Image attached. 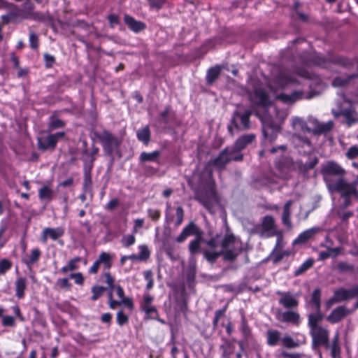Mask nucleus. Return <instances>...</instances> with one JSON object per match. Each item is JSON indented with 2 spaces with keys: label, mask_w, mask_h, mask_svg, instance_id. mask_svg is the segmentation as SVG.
Segmentation results:
<instances>
[{
  "label": "nucleus",
  "mask_w": 358,
  "mask_h": 358,
  "mask_svg": "<svg viewBox=\"0 0 358 358\" xmlns=\"http://www.w3.org/2000/svg\"><path fill=\"white\" fill-rule=\"evenodd\" d=\"M283 346L288 349L296 348L299 347L301 344L305 343V338L302 341H294L290 336H285L281 338Z\"/></svg>",
  "instance_id": "nucleus-34"
},
{
  "label": "nucleus",
  "mask_w": 358,
  "mask_h": 358,
  "mask_svg": "<svg viewBox=\"0 0 358 358\" xmlns=\"http://www.w3.org/2000/svg\"><path fill=\"white\" fill-rule=\"evenodd\" d=\"M169 343L172 344V348L171 350V358H177L176 355L179 352V349L176 345L175 334H174V332L173 330H171V335Z\"/></svg>",
  "instance_id": "nucleus-55"
},
{
  "label": "nucleus",
  "mask_w": 358,
  "mask_h": 358,
  "mask_svg": "<svg viewBox=\"0 0 358 358\" xmlns=\"http://www.w3.org/2000/svg\"><path fill=\"white\" fill-rule=\"evenodd\" d=\"M243 250L242 241L233 233H229L222 238L221 249L219 251L203 250V255L210 264H214L220 257H222L224 262H234Z\"/></svg>",
  "instance_id": "nucleus-2"
},
{
  "label": "nucleus",
  "mask_w": 358,
  "mask_h": 358,
  "mask_svg": "<svg viewBox=\"0 0 358 358\" xmlns=\"http://www.w3.org/2000/svg\"><path fill=\"white\" fill-rule=\"evenodd\" d=\"M334 123L332 121H328L327 122H322L320 127L317 129H313V133L316 135L325 134L333 128Z\"/></svg>",
  "instance_id": "nucleus-41"
},
{
  "label": "nucleus",
  "mask_w": 358,
  "mask_h": 358,
  "mask_svg": "<svg viewBox=\"0 0 358 358\" xmlns=\"http://www.w3.org/2000/svg\"><path fill=\"white\" fill-rule=\"evenodd\" d=\"M313 97V95L311 92L305 94L301 90H296L292 92L290 94L280 93L276 96V99L280 100L285 103L291 104L303 99H310Z\"/></svg>",
  "instance_id": "nucleus-7"
},
{
  "label": "nucleus",
  "mask_w": 358,
  "mask_h": 358,
  "mask_svg": "<svg viewBox=\"0 0 358 358\" xmlns=\"http://www.w3.org/2000/svg\"><path fill=\"white\" fill-rule=\"evenodd\" d=\"M310 303L313 304L315 308V312H319L321 308V290L316 288L311 294Z\"/></svg>",
  "instance_id": "nucleus-38"
},
{
  "label": "nucleus",
  "mask_w": 358,
  "mask_h": 358,
  "mask_svg": "<svg viewBox=\"0 0 358 358\" xmlns=\"http://www.w3.org/2000/svg\"><path fill=\"white\" fill-rule=\"evenodd\" d=\"M345 173V170L334 161L327 162L321 168V173L329 191L339 193L343 199L338 206L340 210H345L352 206V196L358 199L357 182H348L344 178Z\"/></svg>",
  "instance_id": "nucleus-1"
},
{
  "label": "nucleus",
  "mask_w": 358,
  "mask_h": 358,
  "mask_svg": "<svg viewBox=\"0 0 358 358\" xmlns=\"http://www.w3.org/2000/svg\"><path fill=\"white\" fill-rule=\"evenodd\" d=\"M252 112L250 109H246L244 111L239 110H234L231 120L230 124L228 125V131L232 135L234 129L237 131H245L248 130L250 125V116Z\"/></svg>",
  "instance_id": "nucleus-5"
},
{
  "label": "nucleus",
  "mask_w": 358,
  "mask_h": 358,
  "mask_svg": "<svg viewBox=\"0 0 358 358\" xmlns=\"http://www.w3.org/2000/svg\"><path fill=\"white\" fill-rule=\"evenodd\" d=\"M94 136L99 140L106 155L115 154L119 159L122 157V153L120 149L122 143L120 138L106 129L103 130L101 133L95 132Z\"/></svg>",
  "instance_id": "nucleus-4"
},
{
  "label": "nucleus",
  "mask_w": 358,
  "mask_h": 358,
  "mask_svg": "<svg viewBox=\"0 0 358 358\" xmlns=\"http://www.w3.org/2000/svg\"><path fill=\"white\" fill-rule=\"evenodd\" d=\"M117 323L119 326L122 327L129 322V317L125 315L122 310H119L116 316Z\"/></svg>",
  "instance_id": "nucleus-56"
},
{
  "label": "nucleus",
  "mask_w": 358,
  "mask_h": 358,
  "mask_svg": "<svg viewBox=\"0 0 358 358\" xmlns=\"http://www.w3.org/2000/svg\"><path fill=\"white\" fill-rule=\"evenodd\" d=\"M276 319L283 323H289L299 326L301 323V316L299 313L293 310L281 311L278 310L275 315Z\"/></svg>",
  "instance_id": "nucleus-9"
},
{
  "label": "nucleus",
  "mask_w": 358,
  "mask_h": 358,
  "mask_svg": "<svg viewBox=\"0 0 358 358\" xmlns=\"http://www.w3.org/2000/svg\"><path fill=\"white\" fill-rule=\"evenodd\" d=\"M101 277L105 278V282L107 284V288H115V278L112 276V275L109 273H104L101 275Z\"/></svg>",
  "instance_id": "nucleus-60"
},
{
  "label": "nucleus",
  "mask_w": 358,
  "mask_h": 358,
  "mask_svg": "<svg viewBox=\"0 0 358 358\" xmlns=\"http://www.w3.org/2000/svg\"><path fill=\"white\" fill-rule=\"evenodd\" d=\"M222 239L221 234H216L209 240H206L203 238V243H205L208 247V249H204L203 250L217 251L216 248L219 246V245H221Z\"/></svg>",
  "instance_id": "nucleus-30"
},
{
  "label": "nucleus",
  "mask_w": 358,
  "mask_h": 358,
  "mask_svg": "<svg viewBox=\"0 0 358 358\" xmlns=\"http://www.w3.org/2000/svg\"><path fill=\"white\" fill-rule=\"evenodd\" d=\"M250 99L253 105L257 106L266 107L271 103L266 92L262 87H255L253 94L250 95Z\"/></svg>",
  "instance_id": "nucleus-10"
},
{
  "label": "nucleus",
  "mask_w": 358,
  "mask_h": 358,
  "mask_svg": "<svg viewBox=\"0 0 358 358\" xmlns=\"http://www.w3.org/2000/svg\"><path fill=\"white\" fill-rule=\"evenodd\" d=\"M280 132V127L273 122L264 123L262 126V133L265 139L269 143L273 142Z\"/></svg>",
  "instance_id": "nucleus-14"
},
{
  "label": "nucleus",
  "mask_w": 358,
  "mask_h": 358,
  "mask_svg": "<svg viewBox=\"0 0 358 358\" xmlns=\"http://www.w3.org/2000/svg\"><path fill=\"white\" fill-rule=\"evenodd\" d=\"M45 232L48 233V236L54 241L62 237L64 234V229L61 227H57V228L47 227V228H45Z\"/></svg>",
  "instance_id": "nucleus-42"
},
{
  "label": "nucleus",
  "mask_w": 358,
  "mask_h": 358,
  "mask_svg": "<svg viewBox=\"0 0 358 358\" xmlns=\"http://www.w3.org/2000/svg\"><path fill=\"white\" fill-rule=\"evenodd\" d=\"M65 122L55 117H50V120L48 125V129L49 131L64 128L65 127Z\"/></svg>",
  "instance_id": "nucleus-40"
},
{
  "label": "nucleus",
  "mask_w": 358,
  "mask_h": 358,
  "mask_svg": "<svg viewBox=\"0 0 358 358\" xmlns=\"http://www.w3.org/2000/svg\"><path fill=\"white\" fill-rule=\"evenodd\" d=\"M358 78V72L347 76L346 77H336L334 79L332 85L334 87H342L346 86L352 80Z\"/></svg>",
  "instance_id": "nucleus-31"
},
{
  "label": "nucleus",
  "mask_w": 358,
  "mask_h": 358,
  "mask_svg": "<svg viewBox=\"0 0 358 358\" xmlns=\"http://www.w3.org/2000/svg\"><path fill=\"white\" fill-rule=\"evenodd\" d=\"M322 318L323 315L322 314L320 310L319 312H316L315 313L309 314L308 325L310 330H314V329L320 327V326H318L317 324L322 320Z\"/></svg>",
  "instance_id": "nucleus-33"
},
{
  "label": "nucleus",
  "mask_w": 358,
  "mask_h": 358,
  "mask_svg": "<svg viewBox=\"0 0 358 358\" xmlns=\"http://www.w3.org/2000/svg\"><path fill=\"white\" fill-rule=\"evenodd\" d=\"M341 348L338 343V336L336 335L331 347V355L332 358H337L340 356Z\"/></svg>",
  "instance_id": "nucleus-52"
},
{
  "label": "nucleus",
  "mask_w": 358,
  "mask_h": 358,
  "mask_svg": "<svg viewBox=\"0 0 358 358\" xmlns=\"http://www.w3.org/2000/svg\"><path fill=\"white\" fill-rule=\"evenodd\" d=\"M124 22L129 30L137 34L144 31L146 29V24L142 21L136 20L134 17L128 15H124Z\"/></svg>",
  "instance_id": "nucleus-19"
},
{
  "label": "nucleus",
  "mask_w": 358,
  "mask_h": 358,
  "mask_svg": "<svg viewBox=\"0 0 358 358\" xmlns=\"http://www.w3.org/2000/svg\"><path fill=\"white\" fill-rule=\"evenodd\" d=\"M221 73V67L220 66H215L208 69L206 76V83L211 85L219 78Z\"/></svg>",
  "instance_id": "nucleus-25"
},
{
  "label": "nucleus",
  "mask_w": 358,
  "mask_h": 358,
  "mask_svg": "<svg viewBox=\"0 0 358 358\" xmlns=\"http://www.w3.org/2000/svg\"><path fill=\"white\" fill-rule=\"evenodd\" d=\"M291 213H283L282 215V222L287 228L291 229L292 228V223L290 219Z\"/></svg>",
  "instance_id": "nucleus-63"
},
{
  "label": "nucleus",
  "mask_w": 358,
  "mask_h": 358,
  "mask_svg": "<svg viewBox=\"0 0 358 358\" xmlns=\"http://www.w3.org/2000/svg\"><path fill=\"white\" fill-rule=\"evenodd\" d=\"M280 338V332L276 329H268L266 331V343L269 346L278 345Z\"/></svg>",
  "instance_id": "nucleus-27"
},
{
  "label": "nucleus",
  "mask_w": 358,
  "mask_h": 358,
  "mask_svg": "<svg viewBox=\"0 0 358 358\" xmlns=\"http://www.w3.org/2000/svg\"><path fill=\"white\" fill-rule=\"evenodd\" d=\"M53 192L48 186H43L38 190V197L41 201H51L52 199Z\"/></svg>",
  "instance_id": "nucleus-44"
},
{
  "label": "nucleus",
  "mask_w": 358,
  "mask_h": 358,
  "mask_svg": "<svg viewBox=\"0 0 358 358\" xmlns=\"http://www.w3.org/2000/svg\"><path fill=\"white\" fill-rule=\"evenodd\" d=\"M37 146L38 149L42 151L54 150L57 147L55 136L49 134L47 136L38 137L37 138Z\"/></svg>",
  "instance_id": "nucleus-20"
},
{
  "label": "nucleus",
  "mask_w": 358,
  "mask_h": 358,
  "mask_svg": "<svg viewBox=\"0 0 358 358\" xmlns=\"http://www.w3.org/2000/svg\"><path fill=\"white\" fill-rule=\"evenodd\" d=\"M2 325L3 327H15V321L13 316L10 315H3L2 316Z\"/></svg>",
  "instance_id": "nucleus-62"
},
{
  "label": "nucleus",
  "mask_w": 358,
  "mask_h": 358,
  "mask_svg": "<svg viewBox=\"0 0 358 358\" xmlns=\"http://www.w3.org/2000/svg\"><path fill=\"white\" fill-rule=\"evenodd\" d=\"M99 151V148L98 147L95 146L94 143H93L92 145L91 150L90 151V158L89 159L90 169H92V167L94 166V161L96 160V157L94 156L98 154Z\"/></svg>",
  "instance_id": "nucleus-58"
},
{
  "label": "nucleus",
  "mask_w": 358,
  "mask_h": 358,
  "mask_svg": "<svg viewBox=\"0 0 358 358\" xmlns=\"http://www.w3.org/2000/svg\"><path fill=\"white\" fill-rule=\"evenodd\" d=\"M275 168L279 171L280 177L286 179L289 177L290 173L294 170L295 166L292 158L282 156L276 161Z\"/></svg>",
  "instance_id": "nucleus-6"
},
{
  "label": "nucleus",
  "mask_w": 358,
  "mask_h": 358,
  "mask_svg": "<svg viewBox=\"0 0 358 358\" xmlns=\"http://www.w3.org/2000/svg\"><path fill=\"white\" fill-rule=\"evenodd\" d=\"M313 344L326 345L329 341V332L322 327L310 330Z\"/></svg>",
  "instance_id": "nucleus-16"
},
{
  "label": "nucleus",
  "mask_w": 358,
  "mask_h": 358,
  "mask_svg": "<svg viewBox=\"0 0 358 358\" xmlns=\"http://www.w3.org/2000/svg\"><path fill=\"white\" fill-rule=\"evenodd\" d=\"M107 19L109 22V26L110 28H114L115 25L120 24V17L114 13L108 15Z\"/></svg>",
  "instance_id": "nucleus-61"
},
{
  "label": "nucleus",
  "mask_w": 358,
  "mask_h": 358,
  "mask_svg": "<svg viewBox=\"0 0 358 358\" xmlns=\"http://www.w3.org/2000/svg\"><path fill=\"white\" fill-rule=\"evenodd\" d=\"M334 63L347 69H350L354 66V61L352 59L343 56H338L334 58Z\"/></svg>",
  "instance_id": "nucleus-37"
},
{
  "label": "nucleus",
  "mask_w": 358,
  "mask_h": 358,
  "mask_svg": "<svg viewBox=\"0 0 358 358\" xmlns=\"http://www.w3.org/2000/svg\"><path fill=\"white\" fill-rule=\"evenodd\" d=\"M336 268L340 273H352L354 271L355 266L354 265L345 262H339L337 264Z\"/></svg>",
  "instance_id": "nucleus-45"
},
{
  "label": "nucleus",
  "mask_w": 358,
  "mask_h": 358,
  "mask_svg": "<svg viewBox=\"0 0 358 358\" xmlns=\"http://www.w3.org/2000/svg\"><path fill=\"white\" fill-rule=\"evenodd\" d=\"M12 262L6 258L0 259V275H4L12 268Z\"/></svg>",
  "instance_id": "nucleus-51"
},
{
  "label": "nucleus",
  "mask_w": 358,
  "mask_h": 358,
  "mask_svg": "<svg viewBox=\"0 0 358 358\" xmlns=\"http://www.w3.org/2000/svg\"><path fill=\"white\" fill-rule=\"evenodd\" d=\"M107 287L101 286V285H94L92 287L91 292L92 295L91 296L92 301H96L104 292L107 290Z\"/></svg>",
  "instance_id": "nucleus-46"
},
{
  "label": "nucleus",
  "mask_w": 358,
  "mask_h": 358,
  "mask_svg": "<svg viewBox=\"0 0 358 358\" xmlns=\"http://www.w3.org/2000/svg\"><path fill=\"white\" fill-rule=\"evenodd\" d=\"M322 231L320 227H313L308 229L298 235L294 240V245H301L312 239L316 234Z\"/></svg>",
  "instance_id": "nucleus-17"
},
{
  "label": "nucleus",
  "mask_w": 358,
  "mask_h": 358,
  "mask_svg": "<svg viewBox=\"0 0 358 358\" xmlns=\"http://www.w3.org/2000/svg\"><path fill=\"white\" fill-rule=\"evenodd\" d=\"M357 156H358V147H357V146L350 147L346 152V157L349 159H355Z\"/></svg>",
  "instance_id": "nucleus-64"
},
{
  "label": "nucleus",
  "mask_w": 358,
  "mask_h": 358,
  "mask_svg": "<svg viewBox=\"0 0 358 358\" xmlns=\"http://www.w3.org/2000/svg\"><path fill=\"white\" fill-rule=\"evenodd\" d=\"M35 8V5L30 0H26L22 5L21 10L24 18L26 15L31 14Z\"/></svg>",
  "instance_id": "nucleus-48"
},
{
  "label": "nucleus",
  "mask_w": 358,
  "mask_h": 358,
  "mask_svg": "<svg viewBox=\"0 0 358 358\" xmlns=\"http://www.w3.org/2000/svg\"><path fill=\"white\" fill-rule=\"evenodd\" d=\"M256 140L255 134H246L241 136L234 143V149L236 150H242L249 145L252 144Z\"/></svg>",
  "instance_id": "nucleus-21"
},
{
  "label": "nucleus",
  "mask_w": 358,
  "mask_h": 358,
  "mask_svg": "<svg viewBox=\"0 0 358 358\" xmlns=\"http://www.w3.org/2000/svg\"><path fill=\"white\" fill-rule=\"evenodd\" d=\"M203 243L202 235L197 236L195 239L189 243V250L192 255L197 254L200 252V243Z\"/></svg>",
  "instance_id": "nucleus-35"
},
{
  "label": "nucleus",
  "mask_w": 358,
  "mask_h": 358,
  "mask_svg": "<svg viewBox=\"0 0 358 358\" xmlns=\"http://www.w3.org/2000/svg\"><path fill=\"white\" fill-rule=\"evenodd\" d=\"M334 297L336 300V301L341 302L343 301L349 300L347 289L345 288H339L334 291Z\"/></svg>",
  "instance_id": "nucleus-47"
},
{
  "label": "nucleus",
  "mask_w": 358,
  "mask_h": 358,
  "mask_svg": "<svg viewBox=\"0 0 358 358\" xmlns=\"http://www.w3.org/2000/svg\"><path fill=\"white\" fill-rule=\"evenodd\" d=\"M138 261L145 262L147 261L150 255V252L145 245H141L139 246Z\"/></svg>",
  "instance_id": "nucleus-50"
},
{
  "label": "nucleus",
  "mask_w": 358,
  "mask_h": 358,
  "mask_svg": "<svg viewBox=\"0 0 358 358\" xmlns=\"http://www.w3.org/2000/svg\"><path fill=\"white\" fill-rule=\"evenodd\" d=\"M341 115L344 117V123L348 127L358 122V114L352 108L343 109L341 111Z\"/></svg>",
  "instance_id": "nucleus-22"
},
{
  "label": "nucleus",
  "mask_w": 358,
  "mask_h": 358,
  "mask_svg": "<svg viewBox=\"0 0 358 358\" xmlns=\"http://www.w3.org/2000/svg\"><path fill=\"white\" fill-rule=\"evenodd\" d=\"M41 255V251L38 248H34L31 251L30 255L22 259L23 263L29 268L31 266L36 263Z\"/></svg>",
  "instance_id": "nucleus-29"
},
{
  "label": "nucleus",
  "mask_w": 358,
  "mask_h": 358,
  "mask_svg": "<svg viewBox=\"0 0 358 358\" xmlns=\"http://www.w3.org/2000/svg\"><path fill=\"white\" fill-rule=\"evenodd\" d=\"M262 226L263 228V233L268 232L270 233L268 236H273L274 235H278V237L277 238L276 245L273 250L272 252L270 255H272L275 251L276 250L277 248L278 247L280 242L281 241V234L279 231L276 232H271L272 230L275 229L276 226L275 224V220L273 216L271 215H266L263 217Z\"/></svg>",
  "instance_id": "nucleus-8"
},
{
  "label": "nucleus",
  "mask_w": 358,
  "mask_h": 358,
  "mask_svg": "<svg viewBox=\"0 0 358 358\" xmlns=\"http://www.w3.org/2000/svg\"><path fill=\"white\" fill-rule=\"evenodd\" d=\"M207 173L206 170L199 172L195 170L191 176L187 178V183L189 187L196 193L195 200L202 204L210 213L213 212L214 204L217 201V197L214 187L209 185L204 191H199V189L205 183L204 175Z\"/></svg>",
  "instance_id": "nucleus-3"
},
{
  "label": "nucleus",
  "mask_w": 358,
  "mask_h": 358,
  "mask_svg": "<svg viewBox=\"0 0 358 358\" xmlns=\"http://www.w3.org/2000/svg\"><path fill=\"white\" fill-rule=\"evenodd\" d=\"M15 296L18 299H22L24 297L25 290L27 287V280L25 277H18L15 282Z\"/></svg>",
  "instance_id": "nucleus-23"
},
{
  "label": "nucleus",
  "mask_w": 358,
  "mask_h": 358,
  "mask_svg": "<svg viewBox=\"0 0 358 358\" xmlns=\"http://www.w3.org/2000/svg\"><path fill=\"white\" fill-rule=\"evenodd\" d=\"M43 60L45 62V66L46 69L52 68L55 63V57L48 52L44 53Z\"/></svg>",
  "instance_id": "nucleus-57"
},
{
  "label": "nucleus",
  "mask_w": 358,
  "mask_h": 358,
  "mask_svg": "<svg viewBox=\"0 0 358 358\" xmlns=\"http://www.w3.org/2000/svg\"><path fill=\"white\" fill-rule=\"evenodd\" d=\"M241 150H236L234 149V147L229 148V152L230 153V162L231 161H235V162H241L243 159V155L242 154H238L236 155V152H240Z\"/></svg>",
  "instance_id": "nucleus-59"
},
{
  "label": "nucleus",
  "mask_w": 358,
  "mask_h": 358,
  "mask_svg": "<svg viewBox=\"0 0 358 358\" xmlns=\"http://www.w3.org/2000/svg\"><path fill=\"white\" fill-rule=\"evenodd\" d=\"M319 159L317 157H314L313 158L310 159L308 162L304 163L302 165V170L305 172H308V171L315 168V166L318 164Z\"/></svg>",
  "instance_id": "nucleus-53"
},
{
  "label": "nucleus",
  "mask_w": 358,
  "mask_h": 358,
  "mask_svg": "<svg viewBox=\"0 0 358 358\" xmlns=\"http://www.w3.org/2000/svg\"><path fill=\"white\" fill-rule=\"evenodd\" d=\"M276 294L281 296L279 299V304L285 308H296L299 306V301L289 292H284L280 290L276 292Z\"/></svg>",
  "instance_id": "nucleus-15"
},
{
  "label": "nucleus",
  "mask_w": 358,
  "mask_h": 358,
  "mask_svg": "<svg viewBox=\"0 0 358 358\" xmlns=\"http://www.w3.org/2000/svg\"><path fill=\"white\" fill-rule=\"evenodd\" d=\"M351 313L344 306H340L334 308L331 314L327 316V320L331 324H336L341 321L344 317Z\"/></svg>",
  "instance_id": "nucleus-18"
},
{
  "label": "nucleus",
  "mask_w": 358,
  "mask_h": 358,
  "mask_svg": "<svg viewBox=\"0 0 358 358\" xmlns=\"http://www.w3.org/2000/svg\"><path fill=\"white\" fill-rule=\"evenodd\" d=\"M91 170L89 167L84 166V178L83 183V188L85 192L90 189L92 187V178H91Z\"/></svg>",
  "instance_id": "nucleus-43"
},
{
  "label": "nucleus",
  "mask_w": 358,
  "mask_h": 358,
  "mask_svg": "<svg viewBox=\"0 0 358 358\" xmlns=\"http://www.w3.org/2000/svg\"><path fill=\"white\" fill-rule=\"evenodd\" d=\"M229 162L230 153L229 152V147H227L224 148L215 159L210 160L208 164L213 166L219 170H223Z\"/></svg>",
  "instance_id": "nucleus-11"
},
{
  "label": "nucleus",
  "mask_w": 358,
  "mask_h": 358,
  "mask_svg": "<svg viewBox=\"0 0 358 358\" xmlns=\"http://www.w3.org/2000/svg\"><path fill=\"white\" fill-rule=\"evenodd\" d=\"M29 43L30 48L32 50H36L38 49V47H39L38 35L33 31H29Z\"/></svg>",
  "instance_id": "nucleus-49"
},
{
  "label": "nucleus",
  "mask_w": 358,
  "mask_h": 358,
  "mask_svg": "<svg viewBox=\"0 0 358 358\" xmlns=\"http://www.w3.org/2000/svg\"><path fill=\"white\" fill-rule=\"evenodd\" d=\"M159 156L160 152L159 150H155L152 152H143L140 155L139 160L141 162H158Z\"/></svg>",
  "instance_id": "nucleus-32"
},
{
  "label": "nucleus",
  "mask_w": 358,
  "mask_h": 358,
  "mask_svg": "<svg viewBox=\"0 0 358 358\" xmlns=\"http://www.w3.org/2000/svg\"><path fill=\"white\" fill-rule=\"evenodd\" d=\"M136 136L139 141L147 145L150 141L151 132L148 125L138 129L136 132Z\"/></svg>",
  "instance_id": "nucleus-28"
},
{
  "label": "nucleus",
  "mask_w": 358,
  "mask_h": 358,
  "mask_svg": "<svg viewBox=\"0 0 358 358\" xmlns=\"http://www.w3.org/2000/svg\"><path fill=\"white\" fill-rule=\"evenodd\" d=\"M7 8L8 10V13L10 17H13V19L15 20V22L17 20H24L22 12L21 10V8H20L18 6L13 3H8L7 4Z\"/></svg>",
  "instance_id": "nucleus-26"
},
{
  "label": "nucleus",
  "mask_w": 358,
  "mask_h": 358,
  "mask_svg": "<svg viewBox=\"0 0 358 358\" xmlns=\"http://www.w3.org/2000/svg\"><path fill=\"white\" fill-rule=\"evenodd\" d=\"M136 238L134 235L129 234L124 236L121 239L122 245L125 248H129L135 243Z\"/></svg>",
  "instance_id": "nucleus-54"
},
{
  "label": "nucleus",
  "mask_w": 358,
  "mask_h": 358,
  "mask_svg": "<svg viewBox=\"0 0 358 358\" xmlns=\"http://www.w3.org/2000/svg\"><path fill=\"white\" fill-rule=\"evenodd\" d=\"M239 329L243 336L244 343H247L252 338L251 328L248 324V321L243 313H241V320Z\"/></svg>",
  "instance_id": "nucleus-24"
},
{
  "label": "nucleus",
  "mask_w": 358,
  "mask_h": 358,
  "mask_svg": "<svg viewBox=\"0 0 358 358\" xmlns=\"http://www.w3.org/2000/svg\"><path fill=\"white\" fill-rule=\"evenodd\" d=\"M111 260V255L106 252H101L97 259L99 264H103L104 268L107 270H109L112 267Z\"/></svg>",
  "instance_id": "nucleus-39"
},
{
  "label": "nucleus",
  "mask_w": 358,
  "mask_h": 358,
  "mask_svg": "<svg viewBox=\"0 0 358 358\" xmlns=\"http://www.w3.org/2000/svg\"><path fill=\"white\" fill-rule=\"evenodd\" d=\"M154 297L150 294H145L142 301L140 303V309L144 312L146 317L150 319L154 315H158L157 308L152 305Z\"/></svg>",
  "instance_id": "nucleus-12"
},
{
  "label": "nucleus",
  "mask_w": 358,
  "mask_h": 358,
  "mask_svg": "<svg viewBox=\"0 0 358 358\" xmlns=\"http://www.w3.org/2000/svg\"><path fill=\"white\" fill-rule=\"evenodd\" d=\"M199 234L202 235L203 231L199 229V227L195 224L194 222L192 221L183 228L180 234L176 237V241L178 243H182L188 236L195 235L196 237L199 236Z\"/></svg>",
  "instance_id": "nucleus-13"
},
{
  "label": "nucleus",
  "mask_w": 358,
  "mask_h": 358,
  "mask_svg": "<svg viewBox=\"0 0 358 358\" xmlns=\"http://www.w3.org/2000/svg\"><path fill=\"white\" fill-rule=\"evenodd\" d=\"M313 264L314 259L312 258H308L294 271V275L296 277L303 274L306 271L313 267Z\"/></svg>",
  "instance_id": "nucleus-36"
}]
</instances>
